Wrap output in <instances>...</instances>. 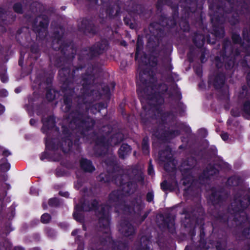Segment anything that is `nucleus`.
<instances>
[{"instance_id": "obj_11", "label": "nucleus", "mask_w": 250, "mask_h": 250, "mask_svg": "<svg viewBox=\"0 0 250 250\" xmlns=\"http://www.w3.org/2000/svg\"><path fill=\"white\" fill-rule=\"evenodd\" d=\"M64 145H62V149L64 152H66L67 150L70 149V147L72 146V143L71 141L67 139V141L64 142Z\"/></svg>"}, {"instance_id": "obj_51", "label": "nucleus", "mask_w": 250, "mask_h": 250, "mask_svg": "<svg viewBox=\"0 0 250 250\" xmlns=\"http://www.w3.org/2000/svg\"><path fill=\"white\" fill-rule=\"evenodd\" d=\"M144 93H146V89L144 90Z\"/></svg>"}, {"instance_id": "obj_3", "label": "nucleus", "mask_w": 250, "mask_h": 250, "mask_svg": "<svg viewBox=\"0 0 250 250\" xmlns=\"http://www.w3.org/2000/svg\"><path fill=\"white\" fill-rule=\"evenodd\" d=\"M16 15H13L11 11L0 7V35L6 31L5 27L2 24H7L10 19L14 21Z\"/></svg>"}, {"instance_id": "obj_31", "label": "nucleus", "mask_w": 250, "mask_h": 250, "mask_svg": "<svg viewBox=\"0 0 250 250\" xmlns=\"http://www.w3.org/2000/svg\"><path fill=\"white\" fill-rule=\"evenodd\" d=\"M60 194L62 196H64L66 197H67L69 195V194L68 192L62 193V192H60Z\"/></svg>"}, {"instance_id": "obj_32", "label": "nucleus", "mask_w": 250, "mask_h": 250, "mask_svg": "<svg viewBox=\"0 0 250 250\" xmlns=\"http://www.w3.org/2000/svg\"><path fill=\"white\" fill-rule=\"evenodd\" d=\"M186 181V178H184V179H183V184L184 185H188V184L189 183V182H188L187 183Z\"/></svg>"}, {"instance_id": "obj_30", "label": "nucleus", "mask_w": 250, "mask_h": 250, "mask_svg": "<svg viewBox=\"0 0 250 250\" xmlns=\"http://www.w3.org/2000/svg\"><path fill=\"white\" fill-rule=\"evenodd\" d=\"M137 92L139 96L141 97L143 95V90L140 87L138 88Z\"/></svg>"}, {"instance_id": "obj_5", "label": "nucleus", "mask_w": 250, "mask_h": 250, "mask_svg": "<svg viewBox=\"0 0 250 250\" xmlns=\"http://www.w3.org/2000/svg\"><path fill=\"white\" fill-rule=\"evenodd\" d=\"M119 230L125 236H129L132 235L134 232L133 227L131 225L129 224H122Z\"/></svg>"}, {"instance_id": "obj_33", "label": "nucleus", "mask_w": 250, "mask_h": 250, "mask_svg": "<svg viewBox=\"0 0 250 250\" xmlns=\"http://www.w3.org/2000/svg\"><path fill=\"white\" fill-rule=\"evenodd\" d=\"M12 8L13 11L16 12V2L13 3L12 5Z\"/></svg>"}, {"instance_id": "obj_35", "label": "nucleus", "mask_w": 250, "mask_h": 250, "mask_svg": "<svg viewBox=\"0 0 250 250\" xmlns=\"http://www.w3.org/2000/svg\"><path fill=\"white\" fill-rule=\"evenodd\" d=\"M30 124H31V125H34V124H35L36 121H35V120H34V119H31V120H30Z\"/></svg>"}, {"instance_id": "obj_26", "label": "nucleus", "mask_w": 250, "mask_h": 250, "mask_svg": "<svg viewBox=\"0 0 250 250\" xmlns=\"http://www.w3.org/2000/svg\"><path fill=\"white\" fill-rule=\"evenodd\" d=\"M11 154V153L9 151V150L7 149H5L2 152V155L4 157H7Z\"/></svg>"}, {"instance_id": "obj_6", "label": "nucleus", "mask_w": 250, "mask_h": 250, "mask_svg": "<svg viewBox=\"0 0 250 250\" xmlns=\"http://www.w3.org/2000/svg\"><path fill=\"white\" fill-rule=\"evenodd\" d=\"M81 167L85 171L92 172L95 170L94 167L92 165L91 162L82 159L80 162Z\"/></svg>"}, {"instance_id": "obj_50", "label": "nucleus", "mask_w": 250, "mask_h": 250, "mask_svg": "<svg viewBox=\"0 0 250 250\" xmlns=\"http://www.w3.org/2000/svg\"><path fill=\"white\" fill-rule=\"evenodd\" d=\"M13 250H16V247L14 248Z\"/></svg>"}, {"instance_id": "obj_7", "label": "nucleus", "mask_w": 250, "mask_h": 250, "mask_svg": "<svg viewBox=\"0 0 250 250\" xmlns=\"http://www.w3.org/2000/svg\"><path fill=\"white\" fill-rule=\"evenodd\" d=\"M120 191H115L112 192L109 195L108 203L111 205L115 206L119 202L120 199Z\"/></svg>"}, {"instance_id": "obj_1", "label": "nucleus", "mask_w": 250, "mask_h": 250, "mask_svg": "<svg viewBox=\"0 0 250 250\" xmlns=\"http://www.w3.org/2000/svg\"><path fill=\"white\" fill-rule=\"evenodd\" d=\"M98 202L94 200L90 203V205H87L84 203L82 205V209L83 211H88L91 210H96V214L99 217V223L100 227L103 226L105 229H108V226L109 224V219L108 213L109 211V208L107 206L101 207L97 208Z\"/></svg>"}, {"instance_id": "obj_44", "label": "nucleus", "mask_w": 250, "mask_h": 250, "mask_svg": "<svg viewBox=\"0 0 250 250\" xmlns=\"http://www.w3.org/2000/svg\"><path fill=\"white\" fill-rule=\"evenodd\" d=\"M140 43L141 44V45H142V42H141L138 40L137 42V46H138L139 45Z\"/></svg>"}, {"instance_id": "obj_39", "label": "nucleus", "mask_w": 250, "mask_h": 250, "mask_svg": "<svg viewBox=\"0 0 250 250\" xmlns=\"http://www.w3.org/2000/svg\"><path fill=\"white\" fill-rule=\"evenodd\" d=\"M77 232H78L77 230H75L72 232V235H75L77 233Z\"/></svg>"}, {"instance_id": "obj_27", "label": "nucleus", "mask_w": 250, "mask_h": 250, "mask_svg": "<svg viewBox=\"0 0 250 250\" xmlns=\"http://www.w3.org/2000/svg\"><path fill=\"white\" fill-rule=\"evenodd\" d=\"M221 137L223 140L226 141L228 139L229 136L227 133H225L222 134Z\"/></svg>"}, {"instance_id": "obj_25", "label": "nucleus", "mask_w": 250, "mask_h": 250, "mask_svg": "<svg viewBox=\"0 0 250 250\" xmlns=\"http://www.w3.org/2000/svg\"><path fill=\"white\" fill-rule=\"evenodd\" d=\"M148 173L149 175H153L154 174V170L152 166L149 165L148 168Z\"/></svg>"}, {"instance_id": "obj_49", "label": "nucleus", "mask_w": 250, "mask_h": 250, "mask_svg": "<svg viewBox=\"0 0 250 250\" xmlns=\"http://www.w3.org/2000/svg\"><path fill=\"white\" fill-rule=\"evenodd\" d=\"M211 20H212V22H213V21H214V19H211Z\"/></svg>"}, {"instance_id": "obj_18", "label": "nucleus", "mask_w": 250, "mask_h": 250, "mask_svg": "<svg viewBox=\"0 0 250 250\" xmlns=\"http://www.w3.org/2000/svg\"><path fill=\"white\" fill-rule=\"evenodd\" d=\"M10 167L9 163L2 164L0 165L1 168L4 171L8 170L10 169Z\"/></svg>"}, {"instance_id": "obj_48", "label": "nucleus", "mask_w": 250, "mask_h": 250, "mask_svg": "<svg viewBox=\"0 0 250 250\" xmlns=\"http://www.w3.org/2000/svg\"><path fill=\"white\" fill-rule=\"evenodd\" d=\"M106 92H108V88L107 87H106Z\"/></svg>"}, {"instance_id": "obj_14", "label": "nucleus", "mask_w": 250, "mask_h": 250, "mask_svg": "<svg viewBox=\"0 0 250 250\" xmlns=\"http://www.w3.org/2000/svg\"><path fill=\"white\" fill-rule=\"evenodd\" d=\"M0 79L2 83H6L8 81V78L5 73V70L3 72L0 71Z\"/></svg>"}, {"instance_id": "obj_2", "label": "nucleus", "mask_w": 250, "mask_h": 250, "mask_svg": "<svg viewBox=\"0 0 250 250\" xmlns=\"http://www.w3.org/2000/svg\"><path fill=\"white\" fill-rule=\"evenodd\" d=\"M250 204V197L248 196L236 198L231 204L233 210L236 213V218L240 223L247 220L245 213L242 211Z\"/></svg>"}, {"instance_id": "obj_22", "label": "nucleus", "mask_w": 250, "mask_h": 250, "mask_svg": "<svg viewBox=\"0 0 250 250\" xmlns=\"http://www.w3.org/2000/svg\"><path fill=\"white\" fill-rule=\"evenodd\" d=\"M161 188L164 190H166L168 189L167 183L165 181H164L163 183H161Z\"/></svg>"}, {"instance_id": "obj_38", "label": "nucleus", "mask_w": 250, "mask_h": 250, "mask_svg": "<svg viewBox=\"0 0 250 250\" xmlns=\"http://www.w3.org/2000/svg\"><path fill=\"white\" fill-rule=\"evenodd\" d=\"M127 187H129L130 186L131 188H135V185H133L132 184H131L130 185V184H128L127 185Z\"/></svg>"}, {"instance_id": "obj_20", "label": "nucleus", "mask_w": 250, "mask_h": 250, "mask_svg": "<svg viewBox=\"0 0 250 250\" xmlns=\"http://www.w3.org/2000/svg\"><path fill=\"white\" fill-rule=\"evenodd\" d=\"M8 94V91L5 89L0 90V96L2 97H6Z\"/></svg>"}, {"instance_id": "obj_28", "label": "nucleus", "mask_w": 250, "mask_h": 250, "mask_svg": "<svg viewBox=\"0 0 250 250\" xmlns=\"http://www.w3.org/2000/svg\"><path fill=\"white\" fill-rule=\"evenodd\" d=\"M5 110L4 106L0 104V115L2 114Z\"/></svg>"}, {"instance_id": "obj_47", "label": "nucleus", "mask_w": 250, "mask_h": 250, "mask_svg": "<svg viewBox=\"0 0 250 250\" xmlns=\"http://www.w3.org/2000/svg\"><path fill=\"white\" fill-rule=\"evenodd\" d=\"M21 61H19V65H21Z\"/></svg>"}, {"instance_id": "obj_42", "label": "nucleus", "mask_w": 250, "mask_h": 250, "mask_svg": "<svg viewBox=\"0 0 250 250\" xmlns=\"http://www.w3.org/2000/svg\"><path fill=\"white\" fill-rule=\"evenodd\" d=\"M74 218H75V219H76L77 220H79V219H78L77 217H76V213L75 212L74 213Z\"/></svg>"}, {"instance_id": "obj_12", "label": "nucleus", "mask_w": 250, "mask_h": 250, "mask_svg": "<svg viewBox=\"0 0 250 250\" xmlns=\"http://www.w3.org/2000/svg\"><path fill=\"white\" fill-rule=\"evenodd\" d=\"M142 149L144 154L146 155L149 153V146L147 142V139H144L143 140Z\"/></svg>"}, {"instance_id": "obj_29", "label": "nucleus", "mask_w": 250, "mask_h": 250, "mask_svg": "<svg viewBox=\"0 0 250 250\" xmlns=\"http://www.w3.org/2000/svg\"><path fill=\"white\" fill-rule=\"evenodd\" d=\"M249 232H247V230H245L244 232L245 235L247 236L249 238H250V228L248 229Z\"/></svg>"}, {"instance_id": "obj_8", "label": "nucleus", "mask_w": 250, "mask_h": 250, "mask_svg": "<svg viewBox=\"0 0 250 250\" xmlns=\"http://www.w3.org/2000/svg\"><path fill=\"white\" fill-rule=\"evenodd\" d=\"M130 146L127 144H123L119 150V154L121 158H124L125 156L130 152Z\"/></svg>"}, {"instance_id": "obj_37", "label": "nucleus", "mask_w": 250, "mask_h": 250, "mask_svg": "<svg viewBox=\"0 0 250 250\" xmlns=\"http://www.w3.org/2000/svg\"><path fill=\"white\" fill-rule=\"evenodd\" d=\"M133 191H134L133 189H132V190L131 189H130L129 190H128L127 189H126L125 190V192H126L127 193H131L133 192Z\"/></svg>"}, {"instance_id": "obj_15", "label": "nucleus", "mask_w": 250, "mask_h": 250, "mask_svg": "<svg viewBox=\"0 0 250 250\" xmlns=\"http://www.w3.org/2000/svg\"><path fill=\"white\" fill-rule=\"evenodd\" d=\"M237 177L236 176L232 177L229 178L228 182L229 184H231L233 186H236L238 184V182L237 181Z\"/></svg>"}, {"instance_id": "obj_23", "label": "nucleus", "mask_w": 250, "mask_h": 250, "mask_svg": "<svg viewBox=\"0 0 250 250\" xmlns=\"http://www.w3.org/2000/svg\"><path fill=\"white\" fill-rule=\"evenodd\" d=\"M232 39L235 42H238L240 40V37L237 35H233Z\"/></svg>"}, {"instance_id": "obj_4", "label": "nucleus", "mask_w": 250, "mask_h": 250, "mask_svg": "<svg viewBox=\"0 0 250 250\" xmlns=\"http://www.w3.org/2000/svg\"><path fill=\"white\" fill-rule=\"evenodd\" d=\"M48 21L46 17L39 16L36 18L35 25L37 28H39L36 31L38 33L39 36H41V33H44L46 34V29L48 25Z\"/></svg>"}, {"instance_id": "obj_17", "label": "nucleus", "mask_w": 250, "mask_h": 250, "mask_svg": "<svg viewBox=\"0 0 250 250\" xmlns=\"http://www.w3.org/2000/svg\"><path fill=\"white\" fill-rule=\"evenodd\" d=\"M244 111L248 114L250 115V102H246L244 106Z\"/></svg>"}, {"instance_id": "obj_40", "label": "nucleus", "mask_w": 250, "mask_h": 250, "mask_svg": "<svg viewBox=\"0 0 250 250\" xmlns=\"http://www.w3.org/2000/svg\"><path fill=\"white\" fill-rule=\"evenodd\" d=\"M138 56V48H137V51H136V55H135V59H137Z\"/></svg>"}, {"instance_id": "obj_9", "label": "nucleus", "mask_w": 250, "mask_h": 250, "mask_svg": "<svg viewBox=\"0 0 250 250\" xmlns=\"http://www.w3.org/2000/svg\"><path fill=\"white\" fill-rule=\"evenodd\" d=\"M43 122V128H42V131L44 132V128L45 127L49 128L53 127L55 125V122L54 119L53 117H49L48 119H43L42 120Z\"/></svg>"}, {"instance_id": "obj_34", "label": "nucleus", "mask_w": 250, "mask_h": 250, "mask_svg": "<svg viewBox=\"0 0 250 250\" xmlns=\"http://www.w3.org/2000/svg\"><path fill=\"white\" fill-rule=\"evenodd\" d=\"M17 13H20L21 12V10L20 9L19 7V5L17 4V10H16Z\"/></svg>"}, {"instance_id": "obj_46", "label": "nucleus", "mask_w": 250, "mask_h": 250, "mask_svg": "<svg viewBox=\"0 0 250 250\" xmlns=\"http://www.w3.org/2000/svg\"><path fill=\"white\" fill-rule=\"evenodd\" d=\"M170 158V157L169 156H168V157H167L166 158L167 159H169Z\"/></svg>"}, {"instance_id": "obj_43", "label": "nucleus", "mask_w": 250, "mask_h": 250, "mask_svg": "<svg viewBox=\"0 0 250 250\" xmlns=\"http://www.w3.org/2000/svg\"><path fill=\"white\" fill-rule=\"evenodd\" d=\"M17 250H24L21 247H17Z\"/></svg>"}, {"instance_id": "obj_19", "label": "nucleus", "mask_w": 250, "mask_h": 250, "mask_svg": "<svg viewBox=\"0 0 250 250\" xmlns=\"http://www.w3.org/2000/svg\"><path fill=\"white\" fill-rule=\"evenodd\" d=\"M88 123L89 125H88V127H90V126H92L94 125V122L93 120H92L91 119H88V121L85 122H83L82 123V125L83 126H86L87 125H86V123Z\"/></svg>"}, {"instance_id": "obj_45", "label": "nucleus", "mask_w": 250, "mask_h": 250, "mask_svg": "<svg viewBox=\"0 0 250 250\" xmlns=\"http://www.w3.org/2000/svg\"><path fill=\"white\" fill-rule=\"evenodd\" d=\"M212 174H213V173L211 171H208V175H212Z\"/></svg>"}, {"instance_id": "obj_21", "label": "nucleus", "mask_w": 250, "mask_h": 250, "mask_svg": "<svg viewBox=\"0 0 250 250\" xmlns=\"http://www.w3.org/2000/svg\"><path fill=\"white\" fill-rule=\"evenodd\" d=\"M46 96L49 101H51L54 98V96L50 92H47Z\"/></svg>"}, {"instance_id": "obj_36", "label": "nucleus", "mask_w": 250, "mask_h": 250, "mask_svg": "<svg viewBox=\"0 0 250 250\" xmlns=\"http://www.w3.org/2000/svg\"><path fill=\"white\" fill-rule=\"evenodd\" d=\"M165 153H168V154H169V155L170 154V151L169 150H167L166 151V152H164L163 153L164 154L161 153V155H163V156H164V154H165Z\"/></svg>"}, {"instance_id": "obj_41", "label": "nucleus", "mask_w": 250, "mask_h": 250, "mask_svg": "<svg viewBox=\"0 0 250 250\" xmlns=\"http://www.w3.org/2000/svg\"><path fill=\"white\" fill-rule=\"evenodd\" d=\"M165 169L167 171H170V169L167 167V164L165 165Z\"/></svg>"}, {"instance_id": "obj_16", "label": "nucleus", "mask_w": 250, "mask_h": 250, "mask_svg": "<svg viewBox=\"0 0 250 250\" xmlns=\"http://www.w3.org/2000/svg\"><path fill=\"white\" fill-rule=\"evenodd\" d=\"M49 205L51 206H56L59 204V201L57 198H52L49 201Z\"/></svg>"}, {"instance_id": "obj_13", "label": "nucleus", "mask_w": 250, "mask_h": 250, "mask_svg": "<svg viewBox=\"0 0 250 250\" xmlns=\"http://www.w3.org/2000/svg\"><path fill=\"white\" fill-rule=\"evenodd\" d=\"M51 219L50 215L48 213L43 214L41 217V221L43 223H48Z\"/></svg>"}, {"instance_id": "obj_52", "label": "nucleus", "mask_w": 250, "mask_h": 250, "mask_svg": "<svg viewBox=\"0 0 250 250\" xmlns=\"http://www.w3.org/2000/svg\"><path fill=\"white\" fill-rule=\"evenodd\" d=\"M137 84H138V85H139L138 82H137Z\"/></svg>"}, {"instance_id": "obj_10", "label": "nucleus", "mask_w": 250, "mask_h": 250, "mask_svg": "<svg viewBox=\"0 0 250 250\" xmlns=\"http://www.w3.org/2000/svg\"><path fill=\"white\" fill-rule=\"evenodd\" d=\"M156 80L155 78L154 77L150 78V80L149 82H147V80L145 82V83L143 84L147 86V90L150 87L151 89H153V87L154 86V83L156 82Z\"/></svg>"}, {"instance_id": "obj_53", "label": "nucleus", "mask_w": 250, "mask_h": 250, "mask_svg": "<svg viewBox=\"0 0 250 250\" xmlns=\"http://www.w3.org/2000/svg\"><path fill=\"white\" fill-rule=\"evenodd\" d=\"M187 250V248L186 247V249H185V250Z\"/></svg>"}, {"instance_id": "obj_24", "label": "nucleus", "mask_w": 250, "mask_h": 250, "mask_svg": "<svg viewBox=\"0 0 250 250\" xmlns=\"http://www.w3.org/2000/svg\"><path fill=\"white\" fill-rule=\"evenodd\" d=\"M153 196L151 193H148L146 196L147 201L151 202L153 200Z\"/></svg>"}]
</instances>
